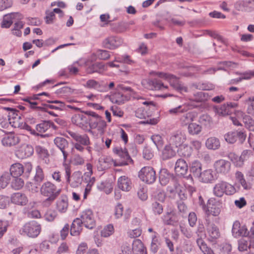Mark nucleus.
<instances>
[{"label":"nucleus","mask_w":254,"mask_h":254,"mask_svg":"<svg viewBox=\"0 0 254 254\" xmlns=\"http://www.w3.org/2000/svg\"><path fill=\"white\" fill-rule=\"evenodd\" d=\"M104 64L101 63H96L89 67V73L100 72L104 68Z\"/></svg>","instance_id":"5fc2aeb1"},{"label":"nucleus","mask_w":254,"mask_h":254,"mask_svg":"<svg viewBox=\"0 0 254 254\" xmlns=\"http://www.w3.org/2000/svg\"><path fill=\"white\" fill-rule=\"evenodd\" d=\"M209 97L208 93L200 91L193 94L192 100L197 102H202L208 100Z\"/></svg>","instance_id":"79ce46f5"},{"label":"nucleus","mask_w":254,"mask_h":254,"mask_svg":"<svg viewBox=\"0 0 254 254\" xmlns=\"http://www.w3.org/2000/svg\"><path fill=\"white\" fill-rule=\"evenodd\" d=\"M206 147L209 149L216 150L220 146L219 140L215 137H210L205 142Z\"/></svg>","instance_id":"c9c22d12"},{"label":"nucleus","mask_w":254,"mask_h":254,"mask_svg":"<svg viewBox=\"0 0 254 254\" xmlns=\"http://www.w3.org/2000/svg\"><path fill=\"white\" fill-rule=\"evenodd\" d=\"M194 118V114L192 112H190L184 114L180 118V122L182 126H189L193 121Z\"/></svg>","instance_id":"4c0bfd02"},{"label":"nucleus","mask_w":254,"mask_h":254,"mask_svg":"<svg viewBox=\"0 0 254 254\" xmlns=\"http://www.w3.org/2000/svg\"><path fill=\"white\" fill-rule=\"evenodd\" d=\"M49 103H54L58 104V106H54L52 105H46V106L50 109H55L57 110H63L65 107L73 109L75 111H79L80 108L73 106L70 105H65L64 102L59 100H48L47 101Z\"/></svg>","instance_id":"b1692460"},{"label":"nucleus","mask_w":254,"mask_h":254,"mask_svg":"<svg viewBox=\"0 0 254 254\" xmlns=\"http://www.w3.org/2000/svg\"><path fill=\"white\" fill-rule=\"evenodd\" d=\"M13 179L11 182V187L15 190H20L23 188L24 185L23 180L20 177H12Z\"/></svg>","instance_id":"37998d69"},{"label":"nucleus","mask_w":254,"mask_h":254,"mask_svg":"<svg viewBox=\"0 0 254 254\" xmlns=\"http://www.w3.org/2000/svg\"><path fill=\"white\" fill-rule=\"evenodd\" d=\"M72 123L82 129H85L88 123V119L83 113L75 114L71 118Z\"/></svg>","instance_id":"412c9836"},{"label":"nucleus","mask_w":254,"mask_h":254,"mask_svg":"<svg viewBox=\"0 0 254 254\" xmlns=\"http://www.w3.org/2000/svg\"><path fill=\"white\" fill-rule=\"evenodd\" d=\"M40 191L42 195L47 197V198L43 201V205L48 207L59 195L61 190L57 189V187L51 182H46L42 184Z\"/></svg>","instance_id":"f257e3e1"},{"label":"nucleus","mask_w":254,"mask_h":254,"mask_svg":"<svg viewBox=\"0 0 254 254\" xmlns=\"http://www.w3.org/2000/svg\"><path fill=\"white\" fill-rule=\"evenodd\" d=\"M199 122L206 127L210 128L212 125L211 118L207 114L201 115L199 119Z\"/></svg>","instance_id":"a18cd8bd"},{"label":"nucleus","mask_w":254,"mask_h":254,"mask_svg":"<svg viewBox=\"0 0 254 254\" xmlns=\"http://www.w3.org/2000/svg\"><path fill=\"white\" fill-rule=\"evenodd\" d=\"M118 186L122 190L128 191L131 189V181L125 176H121L118 180Z\"/></svg>","instance_id":"a878e982"},{"label":"nucleus","mask_w":254,"mask_h":254,"mask_svg":"<svg viewBox=\"0 0 254 254\" xmlns=\"http://www.w3.org/2000/svg\"><path fill=\"white\" fill-rule=\"evenodd\" d=\"M32 170V165L30 162H27L22 165L19 163H16L11 165L10 168V175L12 177H20L28 178Z\"/></svg>","instance_id":"f03ea898"},{"label":"nucleus","mask_w":254,"mask_h":254,"mask_svg":"<svg viewBox=\"0 0 254 254\" xmlns=\"http://www.w3.org/2000/svg\"><path fill=\"white\" fill-rule=\"evenodd\" d=\"M186 140V135L180 131H177L170 136L169 143L176 148H180L184 145V142Z\"/></svg>","instance_id":"6ab92c4d"},{"label":"nucleus","mask_w":254,"mask_h":254,"mask_svg":"<svg viewBox=\"0 0 254 254\" xmlns=\"http://www.w3.org/2000/svg\"><path fill=\"white\" fill-rule=\"evenodd\" d=\"M127 234L128 237L130 238H135L141 235V230L139 228L130 230L127 232Z\"/></svg>","instance_id":"774afa93"},{"label":"nucleus","mask_w":254,"mask_h":254,"mask_svg":"<svg viewBox=\"0 0 254 254\" xmlns=\"http://www.w3.org/2000/svg\"><path fill=\"white\" fill-rule=\"evenodd\" d=\"M50 127L54 129H57L56 126L50 121H43L41 123L37 124L36 126V129L40 134H42L47 131Z\"/></svg>","instance_id":"bb28decb"},{"label":"nucleus","mask_w":254,"mask_h":254,"mask_svg":"<svg viewBox=\"0 0 254 254\" xmlns=\"http://www.w3.org/2000/svg\"><path fill=\"white\" fill-rule=\"evenodd\" d=\"M68 206L67 197L65 195H62L57 201V209L60 213H64L66 211Z\"/></svg>","instance_id":"c85d7f7f"},{"label":"nucleus","mask_w":254,"mask_h":254,"mask_svg":"<svg viewBox=\"0 0 254 254\" xmlns=\"http://www.w3.org/2000/svg\"><path fill=\"white\" fill-rule=\"evenodd\" d=\"M123 40L118 37L112 36L105 39L103 42L104 46L109 49H115L123 43Z\"/></svg>","instance_id":"aec40b11"},{"label":"nucleus","mask_w":254,"mask_h":254,"mask_svg":"<svg viewBox=\"0 0 254 254\" xmlns=\"http://www.w3.org/2000/svg\"><path fill=\"white\" fill-rule=\"evenodd\" d=\"M80 221L85 227L89 229H93L96 226V222L93 212L90 209L83 211L80 215Z\"/></svg>","instance_id":"ddd939ff"},{"label":"nucleus","mask_w":254,"mask_h":254,"mask_svg":"<svg viewBox=\"0 0 254 254\" xmlns=\"http://www.w3.org/2000/svg\"><path fill=\"white\" fill-rule=\"evenodd\" d=\"M249 239V241H247L244 239H242L239 241L238 249L240 251L244 252L247 251L248 248H250L254 246L253 238Z\"/></svg>","instance_id":"f704fd0d"},{"label":"nucleus","mask_w":254,"mask_h":254,"mask_svg":"<svg viewBox=\"0 0 254 254\" xmlns=\"http://www.w3.org/2000/svg\"><path fill=\"white\" fill-rule=\"evenodd\" d=\"M235 192L234 187L224 181L217 183L213 188L214 194L219 197H222L224 193L227 195H232Z\"/></svg>","instance_id":"6e6552de"},{"label":"nucleus","mask_w":254,"mask_h":254,"mask_svg":"<svg viewBox=\"0 0 254 254\" xmlns=\"http://www.w3.org/2000/svg\"><path fill=\"white\" fill-rule=\"evenodd\" d=\"M213 167L217 173L227 175L230 171L231 164L229 161L221 159L216 161Z\"/></svg>","instance_id":"4468645a"},{"label":"nucleus","mask_w":254,"mask_h":254,"mask_svg":"<svg viewBox=\"0 0 254 254\" xmlns=\"http://www.w3.org/2000/svg\"><path fill=\"white\" fill-rule=\"evenodd\" d=\"M232 233L235 238L246 237L249 238H254V226H252L248 230L246 225L241 226L239 221H235L233 225Z\"/></svg>","instance_id":"423d86ee"},{"label":"nucleus","mask_w":254,"mask_h":254,"mask_svg":"<svg viewBox=\"0 0 254 254\" xmlns=\"http://www.w3.org/2000/svg\"><path fill=\"white\" fill-rule=\"evenodd\" d=\"M113 152L121 159L118 162L117 160L114 162L115 166H125L129 163H133V160L130 158L126 148H123L117 147L113 149Z\"/></svg>","instance_id":"9b49d317"},{"label":"nucleus","mask_w":254,"mask_h":254,"mask_svg":"<svg viewBox=\"0 0 254 254\" xmlns=\"http://www.w3.org/2000/svg\"><path fill=\"white\" fill-rule=\"evenodd\" d=\"M10 180V175L8 172H4L0 177V189L5 188Z\"/></svg>","instance_id":"09e8293b"},{"label":"nucleus","mask_w":254,"mask_h":254,"mask_svg":"<svg viewBox=\"0 0 254 254\" xmlns=\"http://www.w3.org/2000/svg\"><path fill=\"white\" fill-rule=\"evenodd\" d=\"M66 132L76 141L74 144V147L76 150L80 152H83L84 151V145H90L91 144L89 137L87 134H80L78 132L69 130H67Z\"/></svg>","instance_id":"20e7f679"},{"label":"nucleus","mask_w":254,"mask_h":254,"mask_svg":"<svg viewBox=\"0 0 254 254\" xmlns=\"http://www.w3.org/2000/svg\"><path fill=\"white\" fill-rule=\"evenodd\" d=\"M190 170L194 177L198 178L202 172V165L199 161L195 160L190 164Z\"/></svg>","instance_id":"473e14b6"},{"label":"nucleus","mask_w":254,"mask_h":254,"mask_svg":"<svg viewBox=\"0 0 254 254\" xmlns=\"http://www.w3.org/2000/svg\"><path fill=\"white\" fill-rule=\"evenodd\" d=\"M174 187L175 190H170V192H176V193H178L179 198H180V200L184 201V200H186L187 198V195L182 191L181 190V186L178 183L176 182L174 184Z\"/></svg>","instance_id":"8fccbe9b"},{"label":"nucleus","mask_w":254,"mask_h":254,"mask_svg":"<svg viewBox=\"0 0 254 254\" xmlns=\"http://www.w3.org/2000/svg\"><path fill=\"white\" fill-rule=\"evenodd\" d=\"M106 126L107 124L106 122L102 119L101 121H99L97 125H92V128H97L101 134H103Z\"/></svg>","instance_id":"052dcab7"},{"label":"nucleus","mask_w":254,"mask_h":254,"mask_svg":"<svg viewBox=\"0 0 254 254\" xmlns=\"http://www.w3.org/2000/svg\"><path fill=\"white\" fill-rule=\"evenodd\" d=\"M188 170V164L183 159H179L176 162L175 171L178 175L184 176Z\"/></svg>","instance_id":"393cba45"},{"label":"nucleus","mask_w":254,"mask_h":254,"mask_svg":"<svg viewBox=\"0 0 254 254\" xmlns=\"http://www.w3.org/2000/svg\"><path fill=\"white\" fill-rule=\"evenodd\" d=\"M203 209L205 211L206 218L212 215L214 216H218L221 212L220 208L219 205L216 203L215 199L210 198L208 200L207 206L203 205L202 206Z\"/></svg>","instance_id":"2eb2a0df"},{"label":"nucleus","mask_w":254,"mask_h":254,"mask_svg":"<svg viewBox=\"0 0 254 254\" xmlns=\"http://www.w3.org/2000/svg\"><path fill=\"white\" fill-rule=\"evenodd\" d=\"M109 98L112 103L120 105L129 100L130 96L122 92L116 91L109 96Z\"/></svg>","instance_id":"5701e85b"},{"label":"nucleus","mask_w":254,"mask_h":254,"mask_svg":"<svg viewBox=\"0 0 254 254\" xmlns=\"http://www.w3.org/2000/svg\"><path fill=\"white\" fill-rule=\"evenodd\" d=\"M201 126L196 123H191L188 127V132L191 135L199 134L201 132Z\"/></svg>","instance_id":"49530a36"},{"label":"nucleus","mask_w":254,"mask_h":254,"mask_svg":"<svg viewBox=\"0 0 254 254\" xmlns=\"http://www.w3.org/2000/svg\"><path fill=\"white\" fill-rule=\"evenodd\" d=\"M138 176L142 181L148 184H153L156 179L155 171L150 166L143 167L139 171Z\"/></svg>","instance_id":"9d476101"},{"label":"nucleus","mask_w":254,"mask_h":254,"mask_svg":"<svg viewBox=\"0 0 254 254\" xmlns=\"http://www.w3.org/2000/svg\"><path fill=\"white\" fill-rule=\"evenodd\" d=\"M132 251L133 254H147L145 248L139 239H135L132 243Z\"/></svg>","instance_id":"2f4dec72"},{"label":"nucleus","mask_w":254,"mask_h":254,"mask_svg":"<svg viewBox=\"0 0 254 254\" xmlns=\"http://www.w3.org/2000/svg\"><path fill=\"white\" fill-rule=\"evenodd\" d=\"M20 138L18 135L12 132L7 134L2 139V143L4 146H12L19 143Z\"/></svg>","instance_id":"4be33fe9"},{"label":"nucleus","mask_w":254,"mask_h":254,"mask_svg":"<svg viewBox=\"0 0 254 254\" xmlns=\"http://www.w3.org/2000/svg\"><path fill=\"white\" fill-rule=\"evenodd\" d=\"M82 224L80 218L75 219L71 225L70 234L74 236H78L82 230Z\"/></svg>","instance_id":"c756f323"},{"label":"nucleus","mask_w":254,"mask_h":254,"mask_svg":"<svg viewBox=\"0 0 254 254\" xmlns=\"http://www.w3.org/2000/svg\"><path fill=\"white\" fill-rule=\"evenodd\" d=\"M65 178L67 183L70 184L72 188L79 187L84 181V177L82 176L80 171L74 172L71 176L70 167L67 164L64 165Z\"/></svg>","instance_id":"39448f33"},{"label":"nucleus","mask_w":254,"mask_h":254,"mask_svg":"<svg viewBox=\"0 0 254 254\" xmlns=\"http://www.w3.org/2000/svg\"><path fill=\"white\" fill-rule=\"evenodd\" d=\"M11 200L12 203L20 205H25L28 202L26 195L20 192L13 193L11 196Z\"/></svg>","instance_id":"7c9ffc66"},{"label":"nucleus","mask_w":254,"mask_h":254,"mask_svg":"<svg viewBox=\"0 0 254 254\" xmlns=\"http://www.w3.org/2000/svg\"><path fill=\"white\" fill-rule=\"evenodd\" d=\"M34 153V148L31 145L22 144L15 151V155L19 159H24L30 157Z\"/></svg>","instance_id":"f3484780"},{"label":"nucleus","mask_w":254,"mask_h":254,"mask_svg":"<svg viewBox=\"0 0 254 254\" xmlns=\"http://www.w3.org/2000/svg\"><path fill=\"white\" fill-rule=\"evenodd\" d=\"M54 143L62 151L64 160L65 162L68 155L69 143L66 139L62 137H57L55 138Z\"/></svg>","instance_id":"dca6fc26"},{"label":"nucleus","mask_w":254,"mask_h":254,"mask_svg":"<svg viewBox=\"0 0 254 254\" xmlns=\"http://www.w3.org/2000/svg\"><path fill=\"white\" fill-rule=\"evenodd\" d=\"M151 207L152 210L155 214L160 215L163 212V207L162 204L158 202L155 201L153 202Z\"/></svg>","instance_id":"bf43d9fd"},{"label":"nucleus","mask_w":254,"mask_h":254,"mask_svg":"<svg viewBox=\"0 0 254 254\" xmlns=\"http://www.w3.org/2000/svg\"><path fill=\"white\" fill-rule=\"evenodd\" d=\"M205 226L208 236V240L214 242L220 236V233L218 227L213 223L211 222L208 217L205 218Z\"/></svg>","instance_id":"f8f14e48"},{"label":"nucleus","mask_w":254,"mask_h":254,"mask_svg":"<svg viewBox=\"0 0 254 254\" xmlns=\"http://www.w3.org/2000/svg\"><path fill=\"white\" fill-rule=\"evenodd\" d=\"M84 86L87 88L94 89L101 92L104 90L102 86V82H100L94 79H89L87 80Z\"/></svg>","instance_id":"72a5a7b5"},{"label":"nucleus","mask_w":254,"mask_h":254,"mask_svg":"<svg viewBox=\"0 0 254 254\" xmlns=\"http://www.w3.org/2000/svg\"><path fill=\"white\" fill-rule=\"evenodd\" d=\"M196 243L200 250L204 254H214L213 251L207 247L206 244L201 239L198 238L196 240Z\"/></svg>","instance_id":"58836bf2"},{"label":"nucleus","mask_w":254,"mask_h":254,"mask_svg":"<svg viewBox=\"0 0 254 254\" xmlns=\"http://www.w3.org/2000/svg\"><path fill=\"white\" fill-rule=\"evenodd\" d=\"M41 231V224L34 220L25 223L19 230L21 235L32 238H36Z\"/></svg>","instance_id":"7ed1b4c3"},{"label":"nucleus","mask_w":254,"mask_h":254,"mask_svg":"<svg viewBox=\"0 0 254 254\" xmlns=\"http://www.w3.org/2000/svg\"><path fill=\"white\" fill-rule=\"evenodd\" d=\"M9 203V198L8 197L0 195V209H4Z\"/></svg>","instance_id":"69168bd1"},{"label":"nucleus","mask_w":254,"mask_h":254,"mask_svg":"<svg viewBox=\"0 0 254 254\" xmlns=\"http://www.w3.org/2000/svg\"><path fill=\"white\" fill-rule=\"evenodd\" d=\"M96 55L99 59L103 60H106L110 57L109 52L103 50H98L96 52Z\"/></svg>","instance_id":"0e129e2a"},{"label":"nucleus","mask_w":254,"mask_h":254,"mask_svg":"<svg viewBox=\"0 0 254 254\" xmlns=\"http://www.w3.org/2000/svg\"><path fill=\"white\" fill-rule=\"evenodd\" d=\"M35 152L38 156L42 159L46 158L49 156V153L48 150L40 145L36 146Z\"/></svg>","instance_id":"de8ad7c7"},{"label":"nucleus","mask_w":254,"mask_h":254,"mask_svg":"<svg viewBox=\"0 0 254 254\" xmlns=\"http://www.w3.org/2000/svg\"><path fill=\"white\" fill-rule=\"evenodd\" d=\"M238 116L242 118L245 127L248 129L250 131H254V120L241 111L238 112Z\"/></svg>","instance_id":"cd10ccee"},{"label":"nucleus","mask_w":254,"mask_h":254,"mask_svg":"<svg viewBox=\"0 0 254 254\" xmlns=\"http://www.w3.org/2000/svg\"><path fill=\"white\" fill-rule=\"evenodd\" d=\"M156 75L167 80L170 83V85L177 91L188 92V88L182 84L179 81V78L175 75L162 72H157L156 73Z\"/></svg>","instance_id":"0eeeda50"},{"label":"nucleus","mask_w":254,"mask_h":254,"mask_svg":"<svg viewBox=\"0 0 254 254\" xmlns=\"http://www.w3.org/2000/svg\"><path fill=\"white\" fill-rule=\"evenodd\" d=\"M44 178L43 170L40 166H37L36 168V174L34 177V180L37 183L41 182Z\"/></svg>","instance_id":"13d9d810"},{"label":"nucleus","mask_w":254,"mask_h":254,"mask_svg":"<svg viewBox=\"0 0 254 254\" xmlns=\"http://www.w3.org/2000/svg\"><path fill=\"white\" fill-rule=\"evenodd\" d=\"M116 160H113L110 157H104L100 158L99 160V164L100 165L101 170H105L110 167L112 163L114 164Z\"/></svg>","instance_id":"ea45409f"},{"label":"nucleus","mask_w":254,"mask_h":254,"mask_svg":"<svg viewBox=\"0 0 254 254\" xmlns=\"http://www.w3.org/2000/svg\"><path fill=\"white\" fill-rule=\"evenodd\" d=\"M254 155L253 152L251 150H244L240 157V161L238 163V167H241L245 161L248 160Z\"/></svg>","instance_id":"c03bdc74"},{"label":"nucleus","mask_w":254,"mask_h":254,"mask_svg":"<svg viewBox=\"0 0 254 254\" xmlns=\"http://www.w3.org/2000/svg\"><path fill=\"white\" fill-rule=\"evenodd\" d=\"M141 103L146 105V107L138 108L135 111V116L139 119H145L151 116L152 112L156 110L155 103L150 101H145Z\"/></svg>","instance_id":"1a4fd4ad"},{"label":"nucleus","mask_w":254,"mask_h":254,"mask_svg":"<svg viewBox=\"0 0 254 254\" xmlns=\"http://www.w3.org/2000/svg\"><path fill=\"white\" fill-rule=\"evenodd\" d=\"M238 106V104L233 102H229L224 104L220 107L214 108L215 112L219 116H225L232 113V109Z\"/></svg>","instance_id":"a211bd4d"},{"label":"nucleus","mask_w":254,"mask_h":254,"mask_svg":"<svg viewBox=\"0 0 254 254\" xmlns=\"http://www.w3.org/2000/svg\"><path fill=\"white\" fill-rule=\"evenodd\" d=\"M57 216L55 210L50 209L47 211L45 215V219L49 222L53 221Z\"/></svg>","instance_id":"e2e57ef3"},{"label":"nucleus","mask_w":254,"mask_h":254,"mask_svg":"<svg viewBox=\"0 0 254 254\" xmlns=\"http://www.w3.org/2000/svg\"><path fill=\"white\" fill-rule=\"evenodd\" d=\"M173 146L170 143L169 145H166L163 151V155L164 159H169L175 156L176 151L173 148Z\"/></svg>","instance_id":"a19ab883"},{"label":"nucleus","mask_w":254,"mask_h":254,"mask_svg":"<svg viewBox=\"0 0 254 254\" xmlns=\"http://www.w3.org/2000/svg\"><path fill=\"white\" fill-rule=\"evenodd\" d=\"M151 139L158 149L162 147L163 144V140L162 136L160 135H152Z\"/></svg>","instance_id":"4d7b16f0"},{"label":"nucleus","mask_w":254,"mask_h":254,"mask_svg":"<svg viewBox=\"0 0 254 254\" xmlns=\"http://www.w3.org/2000/svg\"><path fill=\"white\" fill-rule=\"evenodd\" d=\"M115 61L118 63H122L130 65H132L135 62L132 60L130 57L127 55H124L116 58Z\"/></svg>","instance_id":"3c124183"},{"label":"nucleus","mask_w":254,"mask_h":254,"mask_svg":"<svg viewBox=\"0 0 254 254\" xmlns=\"http://www.w3.org/2000/svg\"><path fill=\"white\" fill-rule=\"evenodd\" d=\"M188 221L190 227H193L195 225L197 221V217L194 212H192L189 213Z\"/></svg>","instance_id":"338daca9"},{"label":"nucleus","mask_w":254,"mask_h":254,"mask_svg":"<svg viewBox=\"0 0 254 254\" xmlns=\"http://www.w3.org/2000/svg\"><path fill=\"white\" fill-rule=\"evenodd\" d=\"M149 83L152 86L151 87V89L152 90H161L163 88L166 89L167 88V86L164 85L161 81L157 79H154L150 80Z\"/></svg>","instance_id":"603ef678"},{"label":"nucleus","mask_w":254,"mask_h":254,"mask_svg":"<svg viewBox=\"0 0 254 254\" xmlns=\"http://www.w3.org/2000/svg\"><path fill=\"white\" fill-rule=\"evenodd\" d=\"M114 231L113 225L109 224L105 226L104 228L101 231V236L103 237H108L111 236Z\"/></svg>","instance_id":"6e6d98bb"},{"label":"nucleus","mask_w":254,"mask_h":254,"mask_svg":"<svg viewBox=\"0 0 254 254\" xmlns=\"http://www.w3.org/2000/svg\"><path fill=\"white\" fill-rule=\"evenodd\" d=\"M180 152L184 157H190L191 154L192 148L187 144H184L180 148Z\"/></svg>","instance_id":"864d4df0"},{"label":"nucleus","mask_w":254,"mask_h":254,"mask_svg":"<svg viewBox=\"0 0 254 254\" xmlns=\"http://www.w3.org/2000/svg\"><path fill=\"white\" fill-rule=\"evenodd\" d=\"M236 134L235 131L229 132L224 135L225 140L229 143H234L237 140Z\"/></svg>","instance_id":"680f3d73"},{"label":"nucleus","mask_w":254,"mask_h":254,"mask_svg":"<svg viewBox=\"0 0 254 254\" xmlns=\"http://www.w3.org/2000/svg\"><path fill=\"white\" fill-rule=\"evenodd\" d=\"M201 182L209 183L214 180L213 171L212 169H207L201 172V175L198 178Z\"/></svg>","instance_id":"e433bc0d"}]
</instances>
